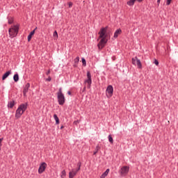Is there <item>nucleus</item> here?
<instances>
[{
	"mask_svg": "<svg viewBox=\"0 0 178 178\" xmlns=\"http://www.w3.org/2000/svg\"><path fill=\"white\" fill-rule=\"evenodd\" d=\"M110 170L109 168L106 169V170L100 176V178H105L109 174Z\"/></svg>",
	"mask_w": 178,
	"mask_h": 178,
	"instance_id": "nucleus-16",
	"label": "nucleus"
},
{
	"mask_svg": "<svg viewBox=\"0 0 178 178\" xmlns=\"http://www.w3.org/2000/svg\"><path fill=\"white\" fill-rule=\"evenodd\" d=\"M157 3L158 4L161 3V0H157Z\"/></svg>",
	"mask_w": 178,
	"mask_h": 178,
	"instance_id": "nucleus-35",
	"label": "nucleus"
},
{
	"mask_svg": "<svg viewBox=\"0 0 178 178\" xmlns=\"http://www.w3.org/2000/svg\"><path fill=\"white\" fill-rule=\"evenodd\" d=\"M82 63H83V65H85V66L87 65V62L86 61V60H85L84 58H82Z\"/></svg>",
	"mask_w": 178,
	"mask_h": 178,
	"instance_id": "nucleus-26",
	"label": "nucleus"
},
{
	"mask_svg": "<svg viewBox=\"0 0 178 178\" xmlns=\"http://www.w3.org/2000/svg\"><path fill=\"white\" fill-rule=\"evenodd\" d=\"M107 97H112L113 95V86H108L106 90Z\"/></svg>",
	"mask_w": 178,
	"mask_h": 178,
	"instance_id": "nucleus-9",
	"label": "nucleus"
},
{
	"mask_svg": "<svg viewBox=\"0 0 178 178\" xmlns=\"http://www.w3.org/2000/svg\"><path fill=\"white\" fill-rule=\"evenodd\" d=\"M102 38L99 44H97V47L99 49H102L104 47H105V44L108 42V40L106 39V37L100 38Z\"/></svg>",
	"mask_w": 178,
	"mask_h": 178,
	"instance_id": "nucleus-5",
	"label": "nucleus"
},
{
	"mask_svg": "<svg viewBox=\"0 0 178 178\" xmlns=\"http://www.w3.org/2000/svg\"><path fill=\"white\" fill-rule=\"evenodd\" d=\"M12 74V71H8L6 72L2 76V80H6V79H8V77H9V75Z\"/></svg>",
	"mask_w": 178,
	"mask_h": 178,
	"instance_id": "nucleus-14",
	"label": "nucleus"
},
{
	"mask_svg": "<svg viewBox=\"0 0 178 178\" xmlns=\"http://www.w3.org/2000/svg\"><path fill=\"white\" fill-rule=\"evenodd\" d=\"M54 120L56 121V124H59V118H58V115L56 114H54L53 116Z\"/></svg>",
	"mask_w": 178,
	"mask_h": 178,
	"instance_id": "nucleus-18",
	"label": "nucleus"
},
{
	"mask_svg": "<svg viewBox=\"0 0 178 178\" xmlns=\"http://www.w3.org/2000/svg\"><path fill=\"white\" fill-rule=\"evenodd\" d=\"M120 34H122V29H118L114 33V38H118V37H119Z\"/></svg>",
	"mask_w": 178,
	"mask_h": 178,
	"instance_id": "nucleus-13",
	"label": "nucleus"
},
{
	"mask_svg": "<svg viewBox=\"0 0 178 178\" xmlns=\"http://www.w3.org/2000/svg\"><path fill=\"white\" fill-rule=\"evenodd\" d=\"M154 65H156V66H158V65H159V62L158 61V60H155L154 62Z\"/></svg>",
	"mask_w": 178,
	"mask_h": 178,
	"instance_id": "nucleus-28",
	"label": "nucleus"
},
{
	"mask_svg": "<svg viewBox=\"0 0 178 178\" xmlns=\"http://www.w3.org/2000/svg\"><path fill=\"white\" fill-rule=\"evenodd\" d=\"M93 154H94V155H95L97 154V152H95Z\"/></svg>",
	"mask_w": 178,
	"mask_h": 178,
	"instance_id": "nucleus-38",
	"label": "nucleus"
},
{
	"mask_svg": "<svg viewBox=\"0 0 178 178\" xmlns=\"http://www.w3.org/2000/svg\"><path fill=\"white\" fill-rule=\"evenodd\" d=\"M79 171L76 168H72L69 172V178H74Z\"/></svg>",
	"mask_w": 178,
	"mask_h": 178,
	"instance_id": "nucleus-10",
	"label": "nucleus"
},
{
	"mask_svg": "<svg viewBox=\"0 0 178 178\" xmlns=\"http://www.w3.org/2000/svg\"><path fill=\"white\" fill-rule=\"evenodd\" d=\"M68 6H69V8H72V6H73V3L72 2H68Z\"/></svg>",
	"mask_w": 178,
	"mask_h": 178,
	"instance_id": "nucleus-29",
	"label": "nucleus"
},
{
	"mask_svg": "<svg viewBox=\"0 0 178 178\" xmlns=\"http://www.w3.org/2000/svg\"><path fill=\"white\" fill-rule=\"evenodd\" d=\"M84 83L86 84H88V86H87L88 88H91V84H92V79H87L85 80Z\"/></svg>",
	"mask_w": 178,
	"mask_h": 178,
	"instance_id": "nucleus-15",
	"label": "nucleus"
},
{
	"mask_svg": "<svg viewBox=\"0 0 178 178\" xmlns=\"http://www.w3.org/2000/svg\"><path fill=\"white\" fill-rule=\"evenodd\" d=\"M65 176H66V171L65 170H63L62 172H61V177H65Z\"/></svg>",
	"mask_w": 178,
	"mask_h": 178,
	"instance_id": "nucleus-24",
	"label": "nucleus"
},
{
	"mask_svg": "<svg viewBox=\"0 0 178 178\" xmlns=\"http://www.w3.org/2000/svg\"><path fill=\"white\" fill-rule=\"evenodd\" d=\"M30 88V83H26L23 90L24 97H27V93L29 92V89Z\"/></svg>",
	"mask_w": 178,
	"mask_h": 178,
	"instance_id": "nucleus-11",
	"label": "nucleus"
},
{
	"mask_svg": "<svg viewBox=\"0 0 178 178\" xmlns=\"http://www.w3.org/2000/svg\"><path fill=\"white\" fill-rule=\"evenodd\" d=\"M27 103H25L19 106L15 111V118L17 119L22 118V115H23L24 112H26V109H27Z\"/></svg>",
	"mask_w": 178,
	"mask_h": 178,
	"instance_id": "nucleus-1",
	"label": "nucleus"
},
{
	"mask_svg": "<svg viewBox=\"0 0 178 178\" xmlns=\"http://www.w3.org/2000/svg\"><path fill=\"white\" fill-rule=\"evenodd\" d=\"M108 141L111 143V144H113V138H112V136H108Z\"/></svg>",
	"mask_w": 178,
	"mask_h": 178,
	"instance_id": "nucleus-21",
	"label": "nucleus"
},
{
	"mask_svg": "<svg viewBox=\"0 0 178 178\" xmlns=\"http://www.w3.org/2000/svg\"><path fill=\"white\" fill-rule=\"evenodd\" d=\"M63 129H65V127L63 125L60 127V130H62Z\"/></svg>",
	"mask_w": 178,
	"mask_h": 178,
	"instance_id": "nucleus-34",
	"label": "nucleus"
},
{
	"mask_svg": "<svg viewBox=\"0 0 178 178\" xmlns=\"http://www.w3.org/2000/svg\"><path fill=\"white\" fill-rule=\"evenodd\" d=\"M47 163L43 162L40 165L39 169H38V173L39 175H41L45 172V169H47Z\"/></svg>",
	"mask_w": 178,
	"mask_h": 178,
	"instance_id": "nucleus-7",
	"label": "nucleus"
},
{
	"mask_svg": "<svg viewBox=\"0 0 178 178\" xmlns=\"http://www.w3.org/2000/svg\"><path fill=\"white\" fill-rule=\"evenodd\" d=\"M80 60V58L79 56H77L74 60V63H77L78 62H79Z\"/></svg>",
	"mask_w": 178,
	"mask_h": 178,
	"instance_id": "nucleus-25",
	"label": "nucleus"
},
{
	"mask_svg": "<svg viewBox=\"0 0 178 178\" xmlns=\"http://www.w3.org/2000/svg\"><path fill=\"white\" fill-rule=\"evenodd\" d=\"M171 3H172V0H167L166 5L169 6V5H170Z\"/></svg>",
	"mask_w": 178,
	"mask_h": 178,
	"instance_id": "nucleus-27",
	"label": "nucleus"
},
{
	"mask_svg": "<svg viewBox=\"0 0 178 178\" xmlns=\"http://www.w3.org/2000/svg\"><path fill=\"white\" fill-rule=\"evenodd\" d=\"M8 108H13L15 106V101L8 102Z\"/></svg>",
	"mask_w": 178,
	"mask_h": 178,
	"instance_id": "nucleus-17",
	"label": "nucleus"
},
{
	"mask_svg": "<svg viewBox=\"0 0 178 178\" xmlns=\"http://www.w3.org/2000/svg\"><path fill=\"white\" fill-rule=\"evenodd\" d=\"M13 80L14 81H15V83H17V81H19V74H15L13 76Z\"/></svg>",
	"mask_w": 178,
	"mask_h": 178,
	"instance_id": "nucleus-19",
	"label": "nucleus"
},
{
	"mask_svg": "<svg viewBox=\"0 0 178 178\" xmlns=\"http://www.w3.org/2000/svg\"><path fill=\"white\" fill-rule=\"evenodd\" d=\"M129 170H130V168L127 165H124L120 168L118 173L120 175V176H122V177H124L127 176V174L129 173Z\"/></svg>",
	"mask_w": 178,
	"mask_h": 178,
	"instance_id": "nucleus-4",
	"label": "nucleus"
},
{
	"mask_svg": "<svg viewBox=\"0 0 178 178\" xmlns=\"http://www.w3.org/2000/svg\"><path fill=\"white\" fill-rule=\"evenodd\" d=\"M132 63L136 66V65L138 66V69H141L143 67V65L141 64V61L138 58L135 57L131 59Z\"/></svg>",
	"mask_w": 178,
	"mask_h": 178,
	"instance_id": "nucleus-6",
	"label": "nucleus"
},
{
	"mask_svg": "<svg viewBox=\"0 0 178 178\" xmlns=\"http://www.w3.org/2000/svg\"><path fill=\"white\" fill-rule=\"evenodd\" d=\"M77 168H76V170H77V171L79 172V170H80L81 168V162H78L77 163Z\"/></svg>",
	"mask_w": 178,
	"mask_h": 178,
	"instance_id": "nucleus-22",
	"label": "nucleus"
},
{
	"mask_svg": "<svg viewBox=\"0 0 178 178\" xmlns=\"http://www.w3.org/2000/svg\"><path fill=\"white\" fill-rule=\"evenodd\" d=\"M74 123L75 124H77V123H79V121H75V122H74Z\"/></svg>",
	"mask_w": 178,
	"mask_h": 178,
	"instance_id": "nucleus-36",
	"label": "nucleus"
},
{
	"mask_svg": "<svg viewBox=\"0 0 178 178\" xmlns=\"http://www.w3.org/2000/svg\"><path fill=\"white\" fill-rule=\"evenodd\" d=\"M52 80V78L51 76H49L48 79H46V81H51Z\"/></svg>",
	"mask_w": 178,
	"mask_h": 178,
	"instance_id": "nucleus-30",
	"label": "nucleus"
},
{
	"mask_svg": "<svg viewBox=\"0 0 178 178\" xmlns=\"http://www.w3.org/2000/svg\"><path fill=\"white\" fill-rule=\"evenodd\" d=\"M67 94H68V95H72V92L68 91V92H67Z\"/></svg>",
	"mask_w": 178,
	"mask_h": 178,
	"instance_id": "nucleus-33",
	"label": "nucleus"
},
{
	"mask_svg": "<svg viewBox=\"0 0 178 178\" xmlns=\"http://www.w3.org/2000/svg\"><path fill=\"white\" fill-rule=\"evenodd\" d=\"M106 31H108V26L102 28L99 32V38H104V37H106Z\"/></svg>",
	"mask_w": 178,
	"mask_h": 178,
	"instance_id": "nucleus-8",
	"label": "nucleus"
},
{
	"mask_svg": "<svg viewBox=\"0 0 178 178\" xmlns=\"http://www.w3.org/2000/svg\"><path fill=\"white\" fill-rule=\"evenodd\" d=\"M143 0H137L138 2H141Z\"/></svg>",
	"mask_w": 178,
	"mask_h": 178,
	"instance_id": "nucleus-37",
	"label": "nucleus"
},
{
	"mask_svg": "<svg viewBox=\"0 0 178 178\" xmlns=\"http://www.w3.org/2000/svg\"><path fill=\"white\" fill-rule=\"evenodd\" d=\"M35 30H37V27L34 30L31 31V33L28 35V41L29 42L31 41V38H32L33 35H34V34L35 33Z\"/></svg>",
	"mask_w": 178,
	"mask_h": 178,
	"instance_id": "nucleus-12",
	"label": "nucleus"
},
{
	"mask_svg": "<svg viewBox=\"0 0 178 178\" xmlns=\"http://www.w3.org/2000/svg\"><path fill=\"white\" fill-rule=\"evenodd\" d=\"M86 90V87L83 88V90Z\"/></svg>",
	"mask_w": 178,
	"mask_h": 178,
	"instance_id": "nucleus-39",
	"label": "nucleus"
},
{
	"mask_svg": "<svg viewBox=\"0 0 178 178\" xmlns=\"http://www.w3.org/2000/svg\"><path fill=\"white\" fill-rule=\"evenodd\" d=\"M58 102L60 105H65L66 99H65V95L62 92V88H60L57 92Z\"/></svg>",
	"mask_w": 178,
	"mask_h": 178,
	"instance_id": "nucleus-2",
	"label": "nucleus"
},
{
	"mask_svg": "<svg viewBox=\"0 0 178 178\" xmlns=\"http://www.w3.org/2000/svg\"><path fill=\"white\" fill-rule=\"evenodd\" d=\"M8 33L10 37H16L19 33V24L14 25L9 29Z\"/></svg>",
	"mask_w": 178,
	"mask_h": 178,
	"instance_id": "nucleus-3",
	"label": "nucleus"
},
{
	"mask_svg": "<svg viewBox=\"0 0 178 178\" xmlns=\"http://www.w3.org/2000/svg\"><path fill=\"white\" fill-rule=\"evenodd\" d=\"M87 79L91 80V73L90 72V71L87 72Z\"/></svg>",
	"mask_w": 178,
	"mask_h": 178,
	"instance_id": "nucleus-23",
	"label": "nucleus"
},
{
	"mask_svg": "<svg viewBox=\"0 0 178 178\" xmlns=\"http://www.w3.org/2000/svg\"><path fill=\"white\" fill-rule=\"evenodd\" d=\"M53 37H54V40H58V32L56 31L54 32Z\"/></svg>",
	"mask_w": 178,
	"mask_h": 178,
	"instance_id": "nucleus-20",
	"label": "nucleus"
},
{
	"mask_svg": "<svg viewBox=\"0 0 178 178\" xmlns=\"http://www.w3.org/2000/svg\"><path fill=\"white\" fill-rule=\"evenodd\" d=\"M51 73V72L49 70L47 72L46 74L48 76V74H49Z\"/></svg>",
	"mask_w": 178,
	"mask_h": 178,
	"instance_id": "nucleus-32",
	"label": "nucleus"
},
{
	"mask_svg": "<svg viewBox=\"0 0 178 178\" xmlns=\"http://www.w3.org/2000/svg\"><path fill=\"white\" fill-rule=\"evenodd\" d=\"M3 140V138H0V144H1L2 143V141Z\"/></svg>",
	"mask_w": 178,
	"mask_h": 178,
	"instance_id": "nucleus-31",
	"label": "nucleus"
}]
</instances>
